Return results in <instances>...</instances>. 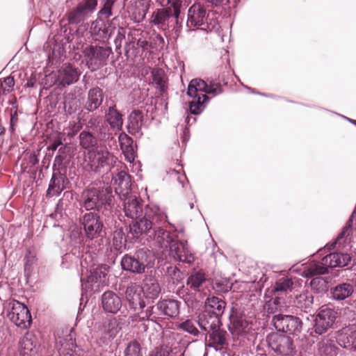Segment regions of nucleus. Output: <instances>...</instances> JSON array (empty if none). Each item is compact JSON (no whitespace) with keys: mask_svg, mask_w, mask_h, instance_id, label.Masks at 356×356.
<instances>
[{"mask_svg":"<svg viewBox=\"0 0 356 356\" xmlns=\"http://www.w3.org/2000/svg\"><path fill=\"white\" fill-rule=\"evenodd\" d=\"M156 209H148L145 220L131 227L136 236L145 234L160 248H168L169 255L175 261L191 264L194 256L188 248L187 241L174 239L163 228L167 216L156 215Z\"/></svg>","mask_w":356,"mask_h":356,"instance_id":"obj_1","label":"nucleus"},{"mask_svg":"<svg viewBox=\"0 0 356 356\" xmlns=\"http://www.w3.org/2000/svg\"><path fill=\"white\" fill-rule=\"evenodd\" d=\"M117 159L106 147H100L88 151L83 168L88 172L102 173L113 168Z\"/></svg>","mask_w":356,"mask_h":356,"instance_id":"obj_2","label":"nucleus"},{"mask_svg":"<svg viewBox=\"0 0 356 356\" xmlns=\"http://www.w3.org/2000/svg\"><path fill=\"white\" fill-rule=\"evenodd\" d=\"M121 200L123 201L124 212L125 216L134 220L132 224L129 225V232L134 238H138L140 236H136V234L131 232V227L136 224H139L141 221L145 220L146 218V213L148 209L155 208L157 210L156 215L165 216L160 212L159 209L156 206L147 205L143 209L140 199L132 194L124 196Z\"/></svg>","mask_w":356,"mask_h":356,"instance_id":"obj_3","label":"nucleus"},{"mask_svg":"<svg viewBox=\"0 0 356 356\" xmlns=\"http://www.w3.org/2000/svg\"><path fill=\"white\" fill-rule=\"evenodd\" d=\"M153 264L152 253L145 248L138 250L134 256L125 254L121 259L123 270L137 274L145 273V269L151 268Z\"/></svg>","mask_w":356,"mask_h":356,"instance_id":"obj_4","label":"nucleus"},{"mask_svg":"<svg viewBox=\"0 0 356 356\" xmlns=\"http://www.w3.org/2000/svg\"><path fill=\"white\" fill-rule=\"evenodd\" d=\"M217 24V20L211 17L200 3H194L189 8L186 22L188 28L203 26L201 29L209 32L213 31Z\"/></svg>","mask_w":356,"mask_h":356,"instance_id":"obj_5","label":"nucleus"},{"mask_svg":"<svg viewBox=\"0 0 356 356\" xmlns=\"http://www.w3.org/2000/svg\"><path fill=\"white\" fill-rule=\"evenodd\" d=\"M112 52L111 47L99 45H87L83 50L86 65L92 72L106 65Z\"/></svg>","mask_w":356,"mask_h":356,"instance_id":"obj_6","label":"nucleus"},{"mask_svg":"<svg viewBox=\"0 0 356 356\" xmlns=\"http://www.w3.org/2000/svg\"><path fill=\"white\" fill-rule=\"evenodd\" d=\"M6 317L16 326L27 329L31 324V315L28 307L20 302L12 300L4 307Z\"/></svg>","mask_w":356,"mask_h":356,"instance_id":"obj_7","label":"nucleus"},{"mask_svg":"<svg viewBox=\"0 0 356 356\" xmlns=\"http://www.w3.org/2000/svg\"><path fill=\"white\" fill-rule=\"evenodd\" d=\"M87 257L88 255L86 254L81 261V266L86 268L90 272V275H87L86 278H81L82 290L86 293L92 292L94 290L93 284L105 283L109 268L108 266L105 264L97 266L96 268H94V264L88 266Z\"/></svg>","mask_w":356,"mask_h":356,"instance_id":"obj_8","label":"nucleus"},{"mask_svg":"<svg viewBox=\"0 0 356 356\" xmlns=\"http://www.w3.org/2000/svg\"><path fill=\"white\" fill-rule=\"evenodd\" d=\"M337 312L330 305L322 306L314 316L313 329L316 334L321 335L330 329L337 318Z\"/></svg>","mask_w":356,"mask_h":356,"instance_id":"obj_9","label":"nucleus"},{"mask_svg":"<svg viewBox=\"0 0 356 356\" xmlns=\"http://www.w3.org/2000/svg\"><path fill=\"white\" fill-rule=\"evenodd\" d=\"M268 343L273 351L282 356H293L296 353L293 339L284 334H270L268 337Z\"/></svg>","mask_w":356,"mask_h":356,"instance_id":"obj_10","label":"nucleus"},{"mask_svg":"<svg viewBox=\"0 0 356 356\" xmlns=\"http://www.w3.org/2000/svg\"><path fill=\"white\" fill-rule=\"evenodd\" d=\"M272 321L277 331L289 334L298 335L302 329V321L296 316L277 314L273 316Z\"/></svg>","mask_w":356,"mask_h":356,"instance_id":"obj_11","label":"nucleus"},{"mask_svg":"<svg viewBox=\"0 0 356 356\" xmlns=\"http://www.w3.org/2000/svg\"><path fill=\"white\" fill-rule=\"evenodd\" d=\"M106 201L104 191L96 188L86 189L81 194V205L86 210L99 209Z\"/></svg>","mask_w":356,"mask_h":356,"instance_id":"obj_12","label":"nucleus"},{"mask_svg":"<svg viewBox=\"0 0 356 356\" xmlns=\"http://www.w3.org/2000/svg\"><path fill=\"white\" fill-rule=\"evenodd\" d=\"M81 223L87 238L93 240L102 236L104 225L97 213H86Z\"/></svg>","mask_w":356,"mask_h":356,"instance_id":"obj_13","label":"nucleus"},{"mask_svg":"<svg viewBox=\"0 0 356 356\" xmlns=\"http://www.w3.org/2000/svg\"><path fill=\"white\" fill-rule=\"evenodd\" d=\"M143 289L136 283H131L125 291V299L130 309L134 312H138L145 307V301L143 299Z\"/></svg>","mask_w":356,"mask_h":356,"instance_id":"obj_14","label":"nucleus"},{"mask_svg":"<svg viewBox=\"0 0 356 356\" xmlns=\"http://www.w3.org/2000/svg\"><path fill=\"white\" fill-rule=\"evenodd\" d=\"M337 341L339 346L356 350V324L346 326L337 332Z\"/></svg>","mask_w":356,"mask_h":356,"instance_id":"obj_15","label":"nucleus"},{"mask_svg":"<svg viewBox=\"0 0 356 356\" xmlns=\"http://www.w3.org/2000/svg\"><path fill=\"white\" fill-rule=\"evenodd\" d=\"M113 184L115 187V193L120 199L122 197L131 194L130 176L124 171L119 172L117 175L112 179Z\"/></svg>","mask_w":356,"mask_h":356,"instance_id":"obj_16","label":"nucleus"},{"mask_svg":"<svg viewBox=\"0 0 356 356\" xmlns=\"http://www.w3.org/2000/svg\"><path fill=\"white\" fill-rule=\"evenodd\" d=\"M102 306L106 312L116 314L122 307V300L115 292L107 291L102 296Z\"/></svg>","mask_w":356,"mask_h":356,"instance_id":"obj_17","label":"nucleus"},{"mask_svg":"<svg viewBox=\"0 0 356 356\" xmlns=\"http://www.w3.org/2000/svg\"><path fill=\"white\" fill-rule=\"evenodd\" d=\"M200 327L207 332L220 327V316H218L209 310H204L198 316Z\"/></svg>","mask_w":356,"mask_h":356,"instance_id":"obj_18","label":"nucleus"},{"mask_svg":"<svg viewBox=\"0 0 356 356\" xmlns=\"http://www.w3.org/2000/svg\"><path fill=\"white\" fill-rule=\"evenodd\" d=\"M79 72L72 65H63L58 71V80L63 86L71 85L79 80Z\"/></svg>","mask_w":356,"mask_h":356,"instance_id":"obj_19","label":"nucleus"},{"mask_svg":"<svg viewBox=\"0 0 356 356\" xmlns=\"http://www.w3.org/2000/svg\"><path fill=\"white\" fill-rule=\"evenodd\" d=\"M338 353L339 348L332 339L323 337L316 343L315 356H337Z\"/></svg>","mask_w":356,"mask_h":356,"instance_id":"obj_20","label":"nucleus"},{"mask_svg":"<svg viewBox=\"0 0 356 356\" xmlns=\"http://www.w3.org/2000/svg\"><path fill=\"white\" fill-rule=\"evenodd\" d=\"M351 257L348 254L333 252L323 257V264L328 268L343 267L348 264Z\"/></svg>","mask_w":356,"mask_h":356,"instance_id":"obj_21","label":"nucleus"},{"mask_svg":"<svg viewBox=\"0 0 356 356\" xmlns=\"http://www.w3.org/2000/svg\"><path fill=\"white\" fill-rule=\"evenodd\" d=\"M159 314L169 317H175L179 313V302L175 300H163L156 304Z\"/></svg>","mask_w":356,"mask_h":356,"instance_id":"obj_22","label":"nucleus"},{"mask_svg":"<svg viewBox=\"0 0 356 356\" xmlns=\"http://www.w3.org/2000/svg\"><path fill=\"white\" fill-rule=\"evenodd\" d=\"M353 226H355V229H356V209L353 211L346 225L343 228L341 232L338 235L335 241L332 243L331 246L334 248L338 245L339 248L343 247L348 238L352 234Z\"/></svg>","mask_w":356,"mask_h":356,"instance_id":"obj_23","label":"nucleus"},{"mask_svg":"<svg viewBox=\"0 0 356 356\" xmlns=\"http://www.w3.org/2000/svg\"><path fill=\"white\" fill-rule=\"evenodd\" d=\"M143 296L149 300L157 298L161 293V286L158 281L154 277L146 278L144 281Z\"/></svg>","mask_w":356,"mask_h":356,"instance_id":"obj_24","label":"nucleus"},{"mask_svg":"<svg viewBox=\"0 0 356 356\" xmlns=\"http://www.w3.org/2000/svg\"><path fill=\"white\" fill-rule=\"evenodd\" d=\"M103 101L102 90L98 87L90 89L88 94V100L85 108L88 111H93L99 108Z\"/></svg>","mask_w":356,"mask_h":356,"instance_id":"obj_25","label":"nucleus"},{"mask_svg":"<svg viewBox=\"0 0 356 356\" xmlns=\"http://www.w3.org/2000/svg\"><path fill=\"white\" fill-rule=\"evenodd\" d=\"M64 179L62 174L54 173L49 184L47 196H58L65 188Z\"/></svg>","mask_w":356,"mask_h":356,"instance_id":"obj_26","label":"nucleus"},{"mask_svg":"<svg viewBox=\"0 0 356 356\" xmlns=\"http://www.w3.org/2000/svg\"><path fill=\"white\" fill-rule=\"evenodd\" d=\"M143 125V114L140 111H134L129 117L127 128L129 134L135 136H140V129Z\"/></svg>","mask_w":356,"mask_h":356,"instance_id":"obj_27","label":"nucleus"},{"mask_svg":"<svg viewBox=\"0 0 356 356\" xmlns=\"http://www.w3.org/2000/svg\"><path fill=\"white\" fill-rule=\"evenodd\" d=\"M230 330L236 334L245 333L251 329V323L243 316H232Z\"/></svg>","mask_w":356,"mask_h":356,"instance_id":"obj_28","label":"nucleus"},{"mask_svg":"<svg viewBox=\"0 0 356 356\" xmlns=\"http://www.w3.org/2000/svg\"><path fill=\"white\" fill-rule=\"evenodd\" d=\"M327 265L323 264V259L322 262L312 261L306 265L302 273V275L305 277H312L315 275H324L328 273Z\"/></svg>","mask_w":356,"mask_h":356,"instance_id":"obj_29","label":"nucleus"},{"mask_svg":"<svg viewBox=\"0 0 356 356\" xmlns=\"http://www.w3.org/2000/svg\"><path fill=\"white\" fill-rule=\"evenodd\" d=\"M225 302L216 296L208 297L205 302V309L210 313L220 316L225 311Z\"/></svg>","mask_w":356,"mask_h":356,"instance_id":"obj_30","label":"nucleus"},{"mask_svg":"<svg viewBox=\"0 0 356 356\" xmlns=\"http://www.w3.org/2000/svg\"><path fill=\"white\" fill-rule=\"evenodd\" d=\"M314 303V297L309 291H305L297 296L294 300L296 307L304 312H309Z\"/></svg>","mask_w":356,"mask_h":356,"instance_id":"obj_31","label":"nucleus"},{"mask_svg":"<svg viewBox=\"0 0 356 356\" xmlns=\"http://www.w3.org/2000/svg\"><path fill=\"white\" fill-rule=\"evenodd\" d=\"M207 83L202 79H195L190 81L188 90L187 95L188 96H202L203 97H208L206 95V90H207Z\"/></svg>","mask_w":356,"mask_h":356,"instance_id":"obj_32","label":"nucleus"},{"mask_svg":"<svg viewBox=\"0 0 356 356\" xmlns=\"http://www.w3.org/2000/svg\"><path fill=\"white\" fill-rule=\"evenodd\" d=\"M106 118L111 127L113 129H121L123 124L121 114L115 109V106H110L106 113Z\"/></svg>","mask_w":356,"mask_h":356,"instance_id":"obj_33","label":"nucleus"},{"mask_svg":"<svg viewBox=\"0 0 356 356\" xmlns=\"http://www.w3.org/2000/svg\"><path fill=\"white\" fill-rule=\"evenodd\" d=\"M154 306H152L147 307L145 310L142 309L138 312H135L134 314L129 316L132 325H136L134 324L135 322L145 321L146 320L153 321L154 318H156V316L154 311Z\"/></svg>","mask_w":356,"mask_h":356,"instance_id":"obj_34","label":"nucleus"},{"mask_svg":"<svg viewBox=\"0 0 356 356\" xmlns=\"http://www.w3.org/2000/svg\"><path fill=\"white\" fill-rule=\"evenodd\" d=\"M353 292V287L348 283L336 286L332 291V296L334 300H343L348 298Z\"/></svg>","mask_w":356,"mask_h":356,"instance_id":"obj_35","label":"nucleus"},{"mask_svg":"<svg viewBox=\"0 0 356 356\" xmlns=\"http://www.w3.org/2000/svg\"><path fill=\"white\" fill-rule=\"evenodd\" d=\"M192 99L189 102V110L193 115L200 114L209 102V97L202 96H189Z\"/></svg>","mask_w":356,"mask_h":356,"instance_id":"obj_36","label":"nucleus"},{"mask_svg":"<svg viewBox=\"0 0 356 356\" xmlns=\"http://www.w3.org/2000/svg\"><path fill=\"white\" fill-rule=\"evenodd\" d=\"M121 330L116 318L111 317L105 321L100 330L111 338H114Z\"/></svg>","mask_w":356,"mask_h":356,"instance_id":"obj_37","label":"nucleus"},{"mask_svg":"<svg viewBox=\"0 0 356 356\" xmlns=\"http://www.w3.org/2000/svg\"><path fill=\"white\" fill-rule=\"evenodd\" d=\"M207 333L209 334V343L208 344L209 347L214 348L216 350H220L219 346L225 343V332L220 330V327Z\"/></svg>","mask_w":356,"mask_h":356,"instance_id":"obj_38","label":"nucleus"},{"mask_svg":"<svg viewBox=\"0 0 356 356\" xmlns=\"http://www.w3.org/2000/svg\"><path fill=\"white\" fill-rule=\"evenodd\" d=\"M152 83L155 84L162 93L166 88V77L165 72L161 68H154L151 72Z\"/></svg>","mask_w":356,"mask_h":356,"instance_id":"obj_39","label":"nucleus"},{"mask_svg":"<svg viewBox=\"0 0 356 356\" xmlns=\"http://www.w3.org/2000/svg\"><path fill=\"white\" fill-rule=\"evenodd\" d=\"M164 276L169 282H172L174 284H178L183 279V274L181 270L175 266H167L163 268Z\"/></svg>","mask_w":356,"mask_h":356,"instance_id":"obj_40","label":"nucleus"},{"mask_svg":"<svg viewBox=\"0 0 356 356\" xmlns=\"http://www.w3.org/2000/svg\"><path fill=\"white\" fill-rule=\"evenodd\" d=\"M79 138V145L83 149L90 150V148L95 147L97 144V138L88 131H81Z\"/></svg>","mask_w":356,"mask_h":356,"instance_id":"obj_41","label":"nucleus"},{"mask_svg":"<svg viewBox=\"0 0 356 356\" xmlns=\"http://www.w3.org/2000/svg\"><path fill=\"white\" fill-rule=\"evenodd\" d=\"M293 282L288 277H283L278 279L273 286V291L276 293H286L291 291Z\"/></svg>","mask_w":356,"mask_h":356,"instance_id":"obj_42","label":"nucleus"},{"mask_svg":"<svg viewBox=\"0 0 356 356\" xmlns=\"http://www.w3.org/2000/svg\"><path fill=\"white\" fill-rule=\"evenodd\" d=\"M204 282V274L201 272H195L188 277L186 284L191 290L197 291Z\"/></svg>","mask_w":356,"mask_h":356,"instance_id":"obj_43","label":"nucleus"},{"mask_svg":"<svg viewBox=\"0 0 356 356\" xmlns=\"http://www.w3.org/2000/svg\"><path fill=\"white\" fill-rule=\"evenodd\" d=\"M20 344L22 348L26 351L25 353H27L28 352H31L36 348L38 342L34 334L26 333L22 339Z\"/></svg>","mask_w":356,"mask_h":356,"instance_id":"obj_44","label":"nucleus"},{"mask_svg":"<svg viewBox=\"0 0 356 356\" xmlns=\"http://www.w3.org/2000/svg\"><path fill=\"white\" fill-rule=\"evenodd\" d=\"M104 20L97 18L92 22L90 27V32L92 35H96L99 38H104L107 35V30Z\"/></svg>","mask_w":356,"mask_h":356,"instance_id":"obj_45","label":"nucleus"},{"mask_svg":"<svg viewBox=\"0 0 356 356\" xmlns=\"http://www.w3.org/2000/svg\"><path fill=\"white\" fill-rule=\"evenodd\" d=\"M114 3L115 0H104L102 7L97 13V18L104 20L111 17L113 15L112 10Z\"/></svg>","mask_w":356,"mask_h":356,"instance_id":"obj_46","label":"nucleus"},{"mask_svg":"<svg viewBox=\"0 0 356 356\" xmlns=\"http://www.w3.org/2000/svg\"><path fill=\"white\" fill-rule=\"evenodd\" d=\"M171 15L170 8L159 9L153 15V23L155 25H163Z\"/></svg>","mask_w":356,"mask_h":356,"instance_id":"obj_47","label":"nucleus"},{"mask_svg":"<svg viewBox=\"0 0 356 356\" xmlns=\"http://www.w3.org/2000/svg\"><path fill=\"white\" fill-rule=\"evenodd\" d=\"M86 17V15L77 6V7L75 9L68 13L67 20L69 24H77L83 21Z\"/></svg>","mask_w":356,"mask_h":356,"instance_id":"obj_48","label":"nucleus"},{"mask_svg":"<svg viewBox=\"0 0 356 356\" xmlns=\"http://www.w3.org/2000/svg\"><path fill=\"white\" fill-rule=\"evenodd\" d=\"M97 6V0H83L78 6L87 16L95 12Z\"/></svg>","mask_w":356,"mask_h":356,"instance_id":"obj_49","label":"nucleus"},{"mask_svg":"<svg viewBox=\"0 0 356 356\" xmlns=\"http://www.w3.org/2000/svg\"><path fill=\"white\" fill-rule=\"evenodd\" d=\"M124 356H143L139 343L136 341H131L124 350Z\"/></svg>","mask_w":356,"mask_h":356,"instance_id":"obj_50","label":"nucleus"},{"mask_svg":"<svg viewBox=\"0 0 356 356\" xmlns=\"http://www.w3.org/2000/svg\"><path fill=\"white\" fill-rule=\"evenodd\" d=\"M128 145H124L122 143H121V148L122 150V152L124 155L125 159L129 163H132L134 161L135 159V154L133 149V147L130 145V143H131V140L130 138L125 136Z\"/></svg>","mask_w":356,"mask_h":356,"instance_id":"obj_51","label":"nucleus"},{"mask_svg":"<svg viewBox=\"0 0 356 356\" xmlns=\"http://www.w3.org/2000/svg\"><path fill=\"white\" fill-rule=\"evenodd\" d=\"M282 307L280 299L278 298L270 300L264 306L265 310H266L268 314H273L277 311H280Z\"/></svg>","mask_w":356,"mask_h":356,"instance_id":"obj_52","label":"nucleus"},{"mask_svg":"<svg viewBox=\"0 0 356 356\" xmlns=\"http://www.w3.org/2000/svg\"><path fill=\"white\" fill-rule=\"evenodd\" d=\"M179 327L194 336H197L199 334V331L197 328L195 327V323L192 320H186L182 322L179 325Z\"/></svg>","mask_w":356,"mask_h":356,"instance_id":"obj_53","label":"nucleus"},{"mask_svg":"<svg viewBox=\"0 0 356 356\" xmlns=\"http://www.w3.org/2000/svg\"><path fill=\"white\" fill-rule=\"evenodd\" d=\"M206 95H211L212 97H215L222 92V86L220 83L214 81H210L207 86Z\"/></svg>","mask_w":356,"mask_h":356,"instance_id":"obj_54","label":"nucleus"},{"mask_svg":"<svg viewBox=\"0 0 356 356\" xmlns=\"http://www.w3.org/2000/svg\"><path fill=\"white\" fill-rule=\"evenodd\" d=\"M15 81L13 76H7L4 78L3 81L1 83L0 92L3 94L9 92L10 89L14 86Z\"/></svg>","mask_w":356,"mask_h":356,"instance_id":"obj_55","label":"nucleus"},{"mask_svg":"<svg viewBox=\"0 0 356 356\" xmlns=\"http://www.w3.org/2000/svg\"><path fill=\"white\" fill-rule=\"evenodd\" d=\"M18 122L17 108L15 106L10 109V129L9 131L13 133Z\"/></svg>","mask_w":356,"mask_h":356,"instance_id":"obj_56","label":"nucleus"},{"mask_svg":"<svg viewBox=\"0 0 356 356\" xmlns=\"http://www.w3.org/2000/svg\"><path fill=\"white\" fill-rule=\"evenodd\" d=\"M125 241L124 235L122 232L116 230L113 234V243L116 249L120 248Z\"/></svg>","mask_w":356,"mask_h":356,"instance_id":"obj_57","label":"nucleus"},{"mask_svg":"<svg viewBox=\"0 0 356 356\" xmlns=\"http://www.w3.org/2000/svg\"><path fill=\"white\" fill-rule=\"evenodd\" d=\"M178 168V169H170L168 173L170 177L176 178L183 187L184 181L186 179V177L184 175H180L181 167L179 165Z\"/></svg>","mask_w":356,"mask_h":356,"instance_id":"obj_58","label":"nucleus"},{"mask_svg":"<svg viewBox=\"0 0 356 356\" xmlns=\"http://www.w3.org/2000/svg\"><path fill=\"white\" fill-rule=\"evenodd\" d=\"M170 3H169V5H170L173 9V16L175 18H176L177 24L178 23V18L180 15V8L182 5L181 0H170Z\"/></svg>","mask_w":356,"mask_h":356,"instance_id":"obj_59","label":"nucleus"},{"mask_svg":"<svg viewBox=\"0 0 356 356\" xmlns=\"http://www.w3.org/2000/svg\"><path fill=\"white\" fill-rule=\"evenodd\" d=\"M136 44L143 51H149L152 48V43L149 40L143 38H139Z\"/></svg>","mask_w":356,"mask_h":356,"instance_id":"obj_60","label":"nucleus"},{"mask_svg":"<svg viewBox=\"0 0 356 356\" xmlns=\"http://www.w3.org/2000/svg\"><path fill=\"white\" fill-rule=\"evenodd\" d=\"M100 122L101 118L99 116H93L88 120L87 126L93 130L97 131V127Z\"/></svg>","mask_w":356,"mask_h":356,"instance_id":"obj_61","label":"nucleus"},{"mask_svg":"<svg viewBox=\"0 0 356 356\" xmlns=\"http://www.w3.org/2000/svg\"><path fill=\"white\" fill-rule=\"evenodd\" d=\"M170 351L168 348H163L156 350V352L151 354L150 356H170Z\"/></svg>","mask_w":356,"mask_h":356,"instance_id":"obj_62","label":"nucleus"},{"mask_svg":"<svg viewBox=\"0 0 356 356\" xmlns=\"http://www.w3.org/2000/svg\"><path fill=\"white\" fill-rule=\"evenodd\" d=\"M61 144L62 142L60 140H56L54 141L49 146H48L47 149L55 151Z\"/></svg>","mask_w":356,"mask_h":356,"instance_id":"obj_63","label":"nucleus"},{"mask_svg":"<svg viewBox=\"0 0 356 356\" xmlns=\"http://www.w3.org/2000/svg\"><path fill=\"white\" fill-rule=\"evenodd\" d=\"M325 282L324 280H323V278L321 277H316V278H314L312 281H311V285L312 286H314L316 284H324Z\"/></svg>","mask_w":356,"mask_h":356,"instance_id":"obj_64","label":"nucleus"}]
</instances>
